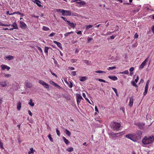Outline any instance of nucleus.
Masks as SVG:
<instances>
[{"mask_svg": "<svg viewBox=\"0 0 154 154\" xmlns=\"http://www.w3.org/2000/svg\"><path fill=\"white\" fill-rule=\"evenodd\" d=\"M110 125L112 128L114 130H116V131L119 129L121 126L120 124L115 122H112Z\"/></svg>", "mask_w": 154, "mask_h": 154, "instance_id": "1", "label": "nucleus"}, {"mask_svg": "<svg viewBox=\"0 0 154 154\" xmlns=\"http://www.w3.org/2000/svg\"><path fill=\"white\" fill-rule=\"evenodd\" d=\"M142 143L144 145L149 144L152 143V141L148 139L146 136H145L142 140Z\"/></svg>", "mask_w": 154, "mask_h": 154, "instance_id": "2", "label": "nucleus"}, {"mask_svg": "<svg viewBox=\"0 0 154 154\" xmlns=\"http://www.w3.org/2000/svg\"><path fill=\"white\" fill-rule=\"evenodd\" d=\"M125 137L134 141H137L135 136L134 135L131 134H129L126 135Z\"/></svg>", "mask_w": 154, "mask_h": 154, "instance_id": "3", "label": "nucleus"}, {"mask_svg": "<svg viewBox=\"0 0 154 154\" xmlns=\"http://www.w3.org/2000/svg\"><path fill=\"white\" fill-rule=\"evenodd\" d=\"M38 83L42 85L45 88L48 89L49 88V85L43 81L42 80H39L38 81Z\"/></svg>", "mask_w": 154, "mask_h": 154, "instance_id": "4", "label": "nucleus"}, {"mask_svg": "<svg viewBox=\"0 0 154 154\" xmlns=\"http://www.w3.org/2000/svg\"><path fill=\"white\" fill-rule=\"evenodd\" d=\"M76 98L77 103L78 105L80 103L82 100H83L82 96L79 94H76L75 95Z\"/></svg>", "mask_w": 154, "mask_h": 154, "instance_id": "5", "label": "nucleus"}, {"mask_svg": "<svg viewBox=\"0 0 154 154\" xmlns=\"http://www.w3.org/2000/svg\"><path fill=\"white\" fill-rule=\"evenodd\" d=\"M142 132L140 131H137L136 132V134L135 135V137L137 141L140 139L141 137Z\"/></svg>", "mask_w": 154, "mask_h": 154, "instance_id": "6", "label": "nucleus"}, {"mask_svg": "<svg viewBox=\"0 0 154 154\" xmlns=\"http://www.w3.org/2000/svg\"><path fill=\"white\" fill-rule=\"evenodd\" d=\"M64 11L63 14V16H70L71 15L72 16H74L73 13L71 14V12L70 10H64Z\"/></svg>", "mask_w": 154, "mask_h": 154, "instance_id": "7", "label": "nucleus"}, {"mask_svg": "<svg viewBox=\"0 0 154 154\" xmlns=\"http://www.w3.org/2000/svg\"><path fill=\"white\" fill-rule=\"evenodd\" d=\"M20 27L23 29H25L26 28L27 26L23 22L20 21Z\"/></svg>", "mask_w": 154, "mask_h": 154, "instance_id": "8", "label": "nucleus"}, {"mask_svg": "<svg viewBox=\"0 0 154 154\" xmlns=\"http://www.w3.org/2000/svg\"><path fill=\"white\" fill-rule=\"evenodd\" d=\"M32 1L35 4H36L37 6L39 7H42L43 6L40 3H41V2L39 0H35L34 1Z\"/></svg>", "mask_w": 154, "mask_h": 154, "instance_id": "9", "label": "nucleus"}, {"mask_svg": "<svg viewBox=\"0 0 154 154\" xmlns=\"http://www.w3.org/2000/svg\"><path fill=\"white\" fill-rule=\"evenodd\" d=\"M64 80L65 82L67 84V85L69 86V88H72L73 86V84L70 81H69V82H68L66 79H64Z\"/></svg>", "mask_w": 154, "mask_h": 154, "instance_id": "10", "label": "nucleus"}, {"mask_svg": "<svg viewBox=\"0 0 154 154\" xmlns=\"http://www.w3.org/2000/svg\"><path fill=\"white\" fill-rule=\"evenodd\" d=\"M136 125H137L140 129H143L145 126L144 124L141 123H138Z\"/></svg>", "mask_w": 154, "mask_h": 154, "instance_id": "11", "label": "nucleus"}, {"mask_svg": "<svg viewBox=\"0 0 154 154\" xmlns=\"http://www.w3.org/2000/svg\"><path fill=\"white\" fill-rule=\"evenodd\" d=\"M76 3L77 4H79L80 6L84 5L86 4L85 2L81 1V0H78V1L76 2Z\"/></svg>", "mask_w": 154, "mask_h": 154, "instance_id": "12", "label": "nucleus"}, {"mask_svg": "<svg viewBox=\"0 0 154 154\" xmlns=\"http://www.w3.org/2000/svg\"><path fill=\"white\" fill-rule=\"evenodd\" d=\"M1 66L2 69L3 70H5V69H7V70L8 71L10 69V68L9 67H8L7 65H1Z\"/></svg>", "mask_w": 154, "mask_h": 154, "instance_id": "13", "label": "nucleus"}, {"mask_svg": "<svg viewBox=\"0 0 154 154\" xmlns=\"http://www.w3.org/2000/svg\"><path fill=\"white\" fill-rule=\"evenodd\" d=\"M133 97H130V100L129 103V106L130 107H131L132 106L133 101Z\"/></svg>", "mask_w": 154, "mask_h": 154, "instance_id": "14", "label": "nucleus"}, {"mask_svg": "<svg viewBox=\"0 0 154 154\" xmlns=\"http://www.w3.org/2000/svg\"><path fill=\"white\" fill-rule=\"evenodd\" d=\"M49 83L52 85L57 87L59 88H60V86H59L58 85H57L56 83L53 81H50L49 82Z\"/></svg>", "mask_w": 154, "mask_h": 154, "instance_id": "15", "label": "nucleus"}, {"mask_svg": "<svg viewBox=\"0 0 154 154\" xmlns=\"http://www.w3.org/2000/svg\"><path fill=\"white\" fill-rule=\"evenodd\" d=\"M69 26H71V27L73 28H75L76 25V24H74L73 23H71L70 21H68L67 23Z\"/></svg>", "mask_w": 154, "mask_h": 154, "instance_id": "16", "label": "nucleus"}, {"mask_svg": "<svg viewBox=\"0 0 154 154\" xmlns=\"http://www.w3.org/2000/svg\"><path fill=\"white\" fill-rule=\"evenodd\" d=\"M108 78L110 79L113 80V81H116L118 79V78L117 77L115 76H109Z\"/></svg>", "mask_w": 154, "mask_h": 154, "instance_id": "17", "label": "nucleus"}, {"mask_svg": "<svg viewBox=\"0 0 154 154\" xmlns=\"http://www.w3.org/2000/svg\"><path fill=\"white\" fill-rule=\"evenodd\" d=\"M80 77L81 79H80V80L81 82H83L87 79V77L86 76H81Z\"/></svg>", "mask_w": 154, "mask_h": 154, "instance_id": "18", "label": "nucleus"}, {"mask_svg": "<svg viewBox=\"0 0 154 154\" xmlns=\"http://www.w3.org/2000/svg\"><path fill=\"white\" fill-rule=\"evenodd\" d=\"M11 26L13 27L14 28V29H18V28L17 26V24H16V23L15 22H14L13 23V24L11 25Z\"/></svg>", "mask_w": 154, "mask_h": 154, "instance_id": "19", "label": "nucleus"}, {"mask_svg": "<svg viewBox=\"0 0 154 154\" xmlns=\"http://www.w3.org/2000/svg\"><path fill=\"white\" fill-rule=\"evenodd\" d=\"M25 86L28 88H30L32 87V85L28 82H25Z\"/></svg>", "mask_w": 154, "mask_h": 154, "instance_id": "20", "label": "nucleus"}, {"mask_svg": "<svg viewBox=\"0 0 154 154\" xmlns=\"http://www.w3.org/2000/svg\"><path fill=\"white\" fill-rule=\"evenodd\" d=\"M148 86H145V91L143 92V94L144 96H145L147 93Z\"/></svg>", "mask_w": 154, "mask_h": 154, "instance_id": "21", "label": "nucleus"}, {"mask_svg": "<svg viewBox=\"0 0 154 154\" xmlns=\"http://www.w3.org/2000/svg\"><path fill=\"white\" fill-rule=\"evenodd\" d=\"M56 11L62 13V15H63V14L64 11V10L61 9H56Z\"/></svg>", "mask_w": 154, "mask_h": 154, "instance_id": "22", "label": "nucleus"}, {"mask_svg": "<svg viewBox=\"0 0 154 154\" xmlns=\"http://www.w3.org/2000/svg\"><path fill=\"white\" fill-rule=\"evenodd\" d=\"M82 96L83 97L85 98V99L87 100V101L90 104H91V103L89 101V100L86 97V95L84 93H82Z\"/></svg>", "mask_w": 154, "mask_h": 154, "instance_id": "23", "label": "nucleus"}, {"mask_svg": "<svg viewBox=\"0 0 154 154\" xmlns=\"http://www.w3.org/2000/svg\"><path fill=\"white\" fill-rule=\"evenodd\" d=\"M5 57L6 59H8L9 60L14 59V57L10 55L6 56Z\"/></svg>", "mask_w": 154, "mask_h": 154, "instance_id": "24", "label": "nucleus"}, {"mask_svg": "<svg viewBox=\"0 0 154 154\" xmlns=\"http://www.w3.org/2000/svg\"><path fill=\"white\" fill-rule=\"evenodd\" d=\"M63 140L64 142L66 145H67L69 143V141L65 137H63Z\"/></svg>", "mask_w": 154, "mask_h": 154, "instance_id": "25", "label": "nucleus"}, {"mask_svg": "<svg viewBox=\"0 0 154 154\" xmlns=\"http://www.w3.org/2000/svg\"><path fill=\"white\" fill-rule=\"evenodd\" d=\"M21 108V103L19 102L17 104V109L19 111Z\"/></svg>", "mask_w": 154, "mask_h": 154, "instance_id": "26", "label": "nucleus"}, {"mask_svg": "<svg viewBox=\"0 0 154 154\" xmlns=\"http://www.w3.org/2000/svg\"><path fill=\"white\" fill-rule=\"evenodd\" d=\"M65 132L66 133V134L68 136L70 137L71 135V133L70 132V131L66 129H65Z\"/></svg>", "mask_w": 154, "mask_h": 154, "instance_id": "27", "label": "nucleus"}, {"mask_svg": "<svg viewBox=\"0 0 154 154\" xmlns=\"http://www.w3.org/2000/svg\"><path fill=\"white\" fill-rule=\"evenodd\" d=\"M32 100L31 99L30 100V101L29 102L28 104L32 107H33L34 105V103L32 102Z\"/></svg>", "mask_w": 154, "mask_h": 154, "instance_id": "28", "label": "nucleus"}, {"mask_svg": "<svg viewBox=\"0 0 154 154\" xmlns=\"http://www.w3.org/2000/svg\"><path fill=\"white\" fill-rule=\"evenodd\" d=\"M146 64L142 62L141 64L140 65L139 67V69H142L143 68L144 66Z\"/></svg>", "mask_w": 154, "mask_h": 154, "instance_id": "29", "label": "nucleus"}, {"mask_svg": "<svg viewBox=\"0 0 154 154\" xmlns=\"http://www.w3.org/2000/svg\"><path fill=\"white\" fill-rule=\"evenodd\" d=\"M110 135L112 136L113 137H117L116 133H115L114 132H112L110 133Z\"/></svg>", "mask_w": 154, "mask_h": 154, "instance_id": "30", "label": "nucleus"}, {"mask_svg": "<svg viewBox=\"0 0 154 154\" xmlns=\"http://www.w3.org/2000/svg\"><path fill=\"white\" fill-rule=\"evenodd\" d=\"M49 49V48L47 47H45V50L44 52L46 54L48 55V50Z\"/></svg>", "mask_w": 154, "mask_h": 154, "instance_id": "31", "label": "nucleus"}, {"mask_svg": "<svg viewBox=\"0 0 154 154\" xmlns=\"http://www.w3.org/2000/svg\"><path fill=\"white\" fill-rule=\"evenodd\" d=\"M84 62L86 64H87L88 65H91V62H89L87 60H84Z\"/></svg>", "mask_w": 154, "mask_h": 154, "instance_id": "32", "label": "nucleus"}, {"mask_svg": "<svg viewBox=\"0 0 154 154\" xmlns=\"http://www.w3.org/2000/svg\"><path fill=\"white\" fill-rule=\"evenodd\" d=\"M66 150L69 152H71L73 150V147H69L66 149Z\"/></svg>", "mask_w": 154, "mask_h": 154, "instance_id": "33", "label": "nucleus"}, {"mask_svg": "<svg viewBox=\"0 0 154 154\" xmlns=\"http://www.w3.org/2000/svg\"><path fill=\"white\" fill-rule=\"evenodd\" d=\"M97 80H98L99 82H103L104 83H108V82H107L105 80L103 79H102L99 78Z\"/></svg>", "mask_w": 154, "mask_h": 154, "instance_id": "34", "label": "nucleus"}, {"mask_svg": "<svg viewBox=\"0 0 154 154\" xmlns=\"http://www.w3.org/2000/svg\"><path fill=\"white\" fill-rule=\"evenodd\" d=\"M95 72L98 73H105L106 72L104 71L101 70H98L95 71Z\"/></svg>", "mask_w": 154, "mask_h": 154, "instance_id": "35", "label": "nucleus"}, {"mask_svg": "<svg viewBox=\"0 0 154 154\" xmlns=\"http://www.w3.org/2000/svg\"><path fill=\"white\" fill-rule=\"evenodd\" d=\"M42 29L43 30L47 31L49 30V29L48 27H47L45 26H43L42 27Z\"/></svg>", "mask_w": 154, "mask_h": 154, "instance_id": "36", "label": "nucleus"}, {"mask_svg": "<svg viewBox=\"0 0 154 154\" xmlns=\"http://www.w3.org/2000/svg\"><path fill=\"white\" fill-rule=\"evenodd\" d=\"M131 84L133 86L135 87H138V86H137V85L135 83V82L134 81H131Z\"/></svg>", "mask_w": 154, "mask_h": 154, "instance_id": "37", "label": "nucleus"}, {"mask_svg": "<svg viewBox=\"0 0 154 154\" xmlns=\"http://www.w3.org/2000/svg\"><path fill=\"white\" fill-rule=\"evenodd\" d=\"M51 135L50 134H49L48 136V137L51 141V142H53V140L52 138L51 137Z\"/></svg>", "mask_w": 154, "mask_h": 154, "instance_id": "38", "label": "nucleus"}, {"mask_svg": "<svg viewBox=\"0 0 154 154\" xmlns=\"http://www.w3.org/2000/svg\"><path fill=\"white\" fill-rule=\"evenodd\" d=\"M53 59L54 60V64L56 65L57 67H59V65L56 60L54 58H53Z\"/></svg>", "mask_w": 154, "mask_h": 154, "instance_id": "39", "label": "nucleus"}, {"mask_svg": "<svg viewBox=\"0 0 154 154\" xmlns=\"http://www.w3.org/2000/svg\"><path fill=\"white\" fill-rule=\"evenodd\" d=\"M0 85H1L2 87H5L7 86V85L5 82H4V83L2 82L0 84Z\"/></svg>", "mask_w": 154, "mask_h": 154, "instance_id": "40", "label": "nucleus"}, {"mask_svg": "<svg viewBox=\"0 0 154 154\" xmlns=\"http://www.w3.org/2000/svg\"><path fill=\"white\" fill-rule=\"evenodd\" d=\"M56 45H57V46L60 49H62L61 44L60 42H58L57 44Z\"/></svg>", "mask_w": 154, "mask_h": 154, "instance_id": "41", "label": "nucleus"}, {"mask_svg": "<svg viewBox=\"0 0 154 154\" xmlns=\"http://www.w3.org/2000/svg\"><path fill=\"white\" fill-rule=\"evenodd\" d=\"M20 12L19 11H15L13 13H11L10 15H14L15 14H18L20 15Z\"/></svg>", "mask_w": 154, "mask_h": 154, "instance_id": "42", "label": "nucleus"}, {"mask_svg": "<svg viewBox=\"0 0 154 154\" xmlns=\"http://www.w3.org/2000/svg\"><path fill=\"white\" fill-rule=\"evenodd\" d=\"M37 49L39 51H40L41 53H42V54L43 53V51H42V49H41V48H40V47H38V46H37Z\"/></svg>", "mask_w": 154, "mask_h": 154, "instance_id": "43", "label": "nucleus"}, {"mask_svg": "<svg viewBox=\"0 0 154 154\" xmlns=\"http://www.w3.org/2000/svg\"><path fill=\"white\" fill-rule=\"evenodd\" d=\"M56 131L57 133V134L59 136H60V133L59 131L58 130V128L56 129Z\"/></svg>", "mask_w": 154, "mask_h": 154, "instance_id": "44", "label": "nucleus"}, {"mask_svg": "<svg viewBox=\"0 0 154 154\" xmlns=\"http://www.w3.org/2000/svg\"><path fill=\"white\" fill-rule=\"evenodd\" d=\"M116 68V66H112V67H109L108 69L109 70H112L114 69H115Z\"/></svg>", "mask_w": 154, "mask_h": 154, "instance_id": "45", "label": "nucleus"}, {"mask_svg": "<svg viewBox=\"0 0 154 154\" xmlns=\"http://www.w3.org/2000/svg\"><path fill=\"white\" fill-rule=\"evenodd\" d=\"M149 140H151L152 141V142L154 140V138L153 137L149 136V137L147 138Z\"/></svg>", "mask_w": 154, "mask_h": 154, "instance_id": "46", "label": "nucleus"}, {"mask_svg": "<svg viewBox=\"0 0 154 154\" xmlns=\"http://www.w3.org/2000/svg\"><path fill=\"white\" fill-rule=\"evenodd\" d=\"M116 135L117 136V137L120 136L122 135V132H120L119 133H116Z\"/></svg>", "mask_w": 154, "mask_h": 154, "instance_id": "47", "label": "nucleus"}, {"mask_svg": "<svg viewBox=\"0 0 154 154\" xmlns=\"http://www.w3.org/2000/svg\"><path fill=\"white\" fill-rule=\"evenodd\" d=\"M63 97L65 98L67 100H70V98L69 97L67 96L66 95H63Z\"/></svg>", "mask_w": 154, "mask_h": 154, "instance_id": "48", "label": "nucleus"}, {"mask_svg": "<svg viewBox=\"0 0 154 154\" xmlns=\"http://www.w3.org/2000/svg\"><path fill=\"white\" fill-rule=\"evenodd\" d=\"M93 26L91 25H89L88 26H86V29H88L90 28H91Z\"/></svg>", "mask_w": 154, "mask_h": 154, "instance_id": "49", "label": "nucleus"}, {"mask_svg": "<svg viewBox=\"0 0 154 154\" xmlns=\"http://www.w3.org/2000/svg\"><path fill=\"white\" fill-rule=\"evenodd\" d=\"M61 18L63 19L65 22H66V23H67V22L69 21L68 20H67L66 18L65 17H61Z\"/></svg>", "mask_w": 154, "mask_h": 154, "instance_id": "50", "label": "nucleus"}, {"mask_svg": "<svg viewBox=\"0 0 154 154\" xmlns=\"http://www.w3.org/2000/svg\"><path fill=\"white\" fill-rule=\"evenodd\" d=\"M30 152L32 153H34V152H35V150L33 149L32 148H30Z\"/></svg>", "mask_w": 154, "mask_h": 154, "instance_id": "51", "label": "nucleus"}, {"mask_svg": "<svg viewBox=\"0 0 154 154\" xmlns=\"http://www.w3.org/2000/svg\"><path fill=\"white\" fill-rule=\"evenodd\" d=\"M0 147L2 149H3V143L1 142H0Z\"/></svg>", "mask_w": 154, "mask_h": 154, "instance_id": "52", "label": "nucleus"}, {"mask_svg": "<svg viewBox=\"0 0 154 154\" xmlns=\"http://www.w3.org/2000/svg\"><path fill=\"white\" fill-rule=\"evenodd\" d=\"M137 42H136L134 44L132 45V46L133 48L136 47L137 46Z\"/></svg>", "mask_w": 154, "mask_h": 154, "instance_id": "53", "label": "nucleus"}, {"mask_svg": "<svg viewBox=\"0 0 154 154\" xmlns=\"http://www.w3.org/2000/svg\"><path fill=\"white\" fill-rule=\"evenodd\" d=\"M55 35V33L54 32H52V33H51L49 35V36L52 37L54 36Z\"/></svg>", "mask_w": 154, "mask_h": 154, "instance_id": "54", "label": "nucleus"}, {"mask_svg": "<svg viewBox=\"0 0 154 154\" xmlns=\"http://www.w3.org/2000/svg\"><path fill=\"white\" fill-rule=\"evenodd\" d=\"M134 69V68L133 67H131L129 69V71L130 72H132Z\"/></svg>", "mask_w": 154, "mask_h": 154, "instance_id": "55", "label": "nucleus"}, {"mask_svg": "<svg viewBox=\"0 0 154 154\" xmlns=\"http://www.w3.org/2000/svg\"><path fill=\"white\" fill-rule=\"evenodd\" d=\"M138 37V35L137 33H136L134 35V38H137Z\"/></svg>", "mask_w": 154, "mask_h": 154, "instance_id": "56", "label": "nucleus"}, {"mask_svg": "<svg viewBox=\"0 0 154 154\" xmlns=\"http://www.w3.org/2000/svg\"><path fill=\"white\" fill-rule=\"evenodd\" d=\"M92 39L93 38H88V42L89 43Z\"/></svg>", "mask_w": 154, "mask_h": 154, "instance_id": "57", "label": "nucleus"}, {"mask_svg": "<svg viewBox=\"0 0 154 154\" xmlns=\"http://www.w3.org/2000/svg\"><path fill=\"white\" fill-rule=\"evenodd\" d=\"M11 75L10 74H5V76L6 77L9 78L11 76Z\"/></svg>", "mask_w": 154, "mask_h": 154, "instance_id": "58", "label": "nucleus"}, {"mask_svg": "<svg viewBox=\"0 0 154 154\" xmlns=\"http://www.w3.org/2000/svg\"><path fill=\"white\" fill-rule=\"evenodd\" d=\"M149 80H148L147 81V82H146V83L145 86H148V85L149 84Z\"/></svg>", "mask_w": 154, "mask_h": 154, "instance_id": "59", "label": "nucleus"}, {"mask_svg": "<svg viewBox=\"0 0 154 154\" xmlns=\"http://www.w3.org/2000/svg\"><path fill=\"white\" fill-rule=\"evenodd\" d=\"M76 32V33L78 34H79V35H82V32L81 31H79L78 32Z\"/></svg>", "mask_w": 154, "mask_h": 154, "instance_id": "60", "label": "nucleus"}, {"mask_svg": "<svg viewBox=\"0 0 154 154\" xmlns=\"http://www.w3.org/2000/svg\"><path fill=\"white\" fill-rule=\"evenodd\" d=\"M148 61V58H147L143 62L145 64H146V63Z\"/></svg>", "mask_w": 154, "mask_h": 154, "instance_id": "61", "label": "nucleus"}, {"mask_svg": "<svg viewBox=\"0 0 154 154\" xmlns=\"http://www.w3.org/2000/svg\"><path fill=\"white\" fill-rule=\"evenodd\" d=\"M124 72L125 74H128L129 73L128 71V70H125Z\"/></svg>", "mask_w": 154, "mask_h": 154, "instance_id": "62", "label": "nucleus"}, {"mask_svg": "<svg viewBox=\"0 0 154 154\" xmlns=\"http://www.w3.org/2000/svg\"><path fill=\"white\" fill-rule=\"evenodd\" d=\"M72 74L73 75L75 76L76 74V72L75 71H72Z\"/></svg>", "mask_w": 154, "mask_h": 154, "instance_id": "63", "label": "nucleus"}, {"mask_svg": "<svg viewBox=\"0 0 154 154\" xmlns=\"http://www.w3.org/2000/svg\"><path fill=\"white\" fill-rule=\"evenodd\" d=\"M152 32L154 34V25H153L152 27Z\"/></svg>", "mask_w": 154, "mask_h": 154, "instance_id": "64", "label": "nucleus"}]
</instances>
